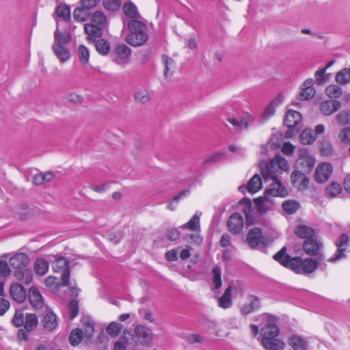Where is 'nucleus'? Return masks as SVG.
Masks as SVG:
<instances>
[{
    "label": "nucleus",
    "mask_w": 350,
    "mask_h": 350,
    "mask_svg": "<svg viewBox=\"0 0 350 350\" xmlns=\"http://www.w3.org/2000/svg\"><path fill=\"white\" fill-rule=\"evenodd\" d=\"M301 121V115L297 111L288 110L285 116L284 123L289 129L297 126Z\"/></svg>",
    "instance_id": "obj_21"
},
{
    "label": "nucleus",
    "mask_w": 350,
    "mask_h": 350,
    "mask_svg": "<svg viewBox=\"0 0 350 350\" xmlns=\"http://www.w3.org/2000/svg\"><path fill=\"white\" fill-rule=\"evenodd\" d=\"M49 264L44 258H38L34 262V271L38 275H44L48 271Z\"/></svg>",
    "instance_id": "obj_35"
},
{
    "label": "nucleus",
    "mask_w": 350,
    "mask_h": 350,
    "mask_svg": "<svg viewBox=\"0 0 350 350\" xmlns=\"http://www.w3.org/2000/svg\"><path fill=\"white\" fill-rule=\"evenodd\" d=\"M153 334L151 329L143 325H137L134 329V334L131 336L135 347L137 345H149L152 340Z\"/></svg>",
    "instance_id": "obj_7"
},
{
    "label": "nucleus",
    "mask_w": 350,
    "mask_h": 350,
    "mask_svg": "<svg viewBox=\"0 0 350 350\" xmlns=\"http://www.w3.org/2000/svg\"><path fill=\"white\" fill-rule=\"evenodd\" d=\"M333 173V166L331 163L323 162L319 164L314 172V179L319 183H325Z\"/></svg>",
    "instance_id": "obj_9"
},
{
    "label": "nucleus",
    "mask_w": 350,
    "mask_h": 350,
    "mask_svg": "<svg viewBox=\"0 0 350 350\" xmlns=\"http://www.w3.org/2000/svg\"><path fill=\"white\" fill-rule=\"evenodd\" d=\"M201 215L200 212H196L188 222L180 226V228L198 232L200 230V218Z\"/></svg>",
    "instance_id": "obj_27"
},
{
    "label": "nucleus",
    "mask_w": 350,
    "mask_h": 350,
    "mask_svg": "<svg viewBox=\"0 0 350 350\" xmlns=\"http://www.w3.org/2000/svg\"><path fill=\"white\" fill-rule=\"evenodd\" d=\"M135 344L124 332V334L114 342L113 350H131L134 349Z\"/></svg>",
    "instance_id": "obj_24"
},
{
    "label": "nucleus",
    "mask_w": 350,
    "mask_h": 350,
    "mask_svg": "<svg viewBox=\"0 0 350 350\" xmlns=\"http://www.w3.org/2000/svg\"><path fill=\"white\" fill-rule=\"evenodd\" d=\"M279 328L273 324H267L261 329L262 338H275L279 334Z\"/></svg>",
    "instance_id": "obj_33"
},
{
    "label": "nucleus",
    "mask_w": 350,
    "mask_h": 350,
    "mask_svg": "<svg viewBox=\"0 0 350 350\" xmlns=\"http://www.w3.org/2000/svg\"><path fill=\"white\" fill-rule=\"evenodd\" d=\"M322 247L323 243L313 237L306 239L303 243L304 250L309 256L317 255L319 256V254H323L320 253Z\"/></svg>",
    "instance_id": "obj_14"
},
{
    "label": "nucleus",
    "mask_w": 350,
    "mask_h": 350,
    "mask_svg": "<svg viewBox=\"0 0 350 350\" xmlns=\"http://www.w3.org/2000/svg\"><path fill=\"white\" fill-rule=\"evenodd\" d=\"M341 142L345 144H350V127H347L341 130L338 135Z\"/></svg>",
    "instance_id": "obj_61"
},
{
    "label": "nucleus",
    "mask_w": 350,
    "mask_h": 350,
    "mask_svg": "<svg viewBox=\"0 0 350 350\" xmlns=\"http://www.w3.org/2000/svg\"><path fill=\"white\" fill-rule=\"evenodd\" d=\"M10 296L15 301L21 304L23 303L27 297L26 291L24 286L17 282H14L10 285Z\"/></svg>",
    "instance_id": "obj_17"
},
{
    "label": "nucleus",
    "mask_w": 350,
    "mask_h": 350,
    "mask_svg": "<svg viewBox=\"0 0 350 350\" xmlns=\"http://www.w3.org/2000/svg\"><path fill=\"white\" fill-rule=\"evenodd\" d=\"M131 49L125 44L118 45L115 49V53L118 57L122 60V63H126V59L131 55Z\"/></svg>",
    "instance_id": "obj_37"
},
{
    "label": "nucleus",
    "mask_w": 350,
    "mask_h": 350,
    "mask_svg": "<svg viewBox=\"0 0 350 350\" xmlns=\"http://www.w3.org/2000/svg\"><path fill=\"white\" fill-rule=\"evenodd\" d=\"M70 39V35L67 31L60 33L57 29L55 32V43L53 46V50L61 63H64L70 57V53L64 45L68 44Z\"/></svg>",
    "instance_id": "obj_6"
},
{
    "label": "nucleus",
    "mask_w": 350,
    "mask_h": 350,
    "mask_svg": "<svg viewBox=\"0 0 350 350\" xmlns=\"http://www.w3.org/2000/svg\"><path fill=\"white\" fill-rule=\"evenodd\" d=\"M273 183L269 185V187L265 190V193L269 197H284L287 195L286 189L282 185L278 179L272 180Z\"/></svg>",
    "instance_id": "obj_19"
},
{
    "label": "nucleus",
    "mask_w": 350,
    "mask_h": 350,
    "mask_svg": "<svg viewBox=\"0 0 350 350\" xmlns=\"http://www.w3.org/2000/svg\"><path fill=\"white\" fill-rule=\"evenodd\" d=\"M314 83L313 79H306L300 86V91L297 97V99L299 100H308L313 98L316 94Z\"/></svg>",
    "instance_id": "obj_13"
},
{
    "label": "nucleus",
    "mask_w": 350,
    "mask_h": 350,
    "mask_svg": "<svg viewBox=\"0 0 350 350\" xmlns=\"http://www.w3.org/2000/svg\"><path fill=\"white\" fill-rule=\"evenodd\" d=\"M95 46L97 51L103 55L107 54L110 49L109 42L103 39L98 40L95 42Z\"/></svg>",
    "instance_id": "obj_49"
},
{
    "label": "nucleus",
    "mask_w": 350,
    "mask_h": 350,
    "mask_svg": "<svg viewBox=\"0 0 350 350\" xmlns=\"http://www.w3.org/2000/svg\"><path fill=\"white\" fill-rule=\"evenodd\" d=\"M226 120L236 129L243 130L248 127L249 123L252 121V118L249 113L242 112L236 116L228 115Z\"/></svg>",
    "instance_id": "obj_11"
},
{
    "label": "nucleus",
    "mask_w": 350,
    "mask_h": 350,
    "mask_svg": "<svg viewBox=\"0 0 350 350\" xmlns=\"http://www.w3.org/2000/svg\"><path fill=\"white\" fill-rule=\"evenodd\" d=\"M260 307V300L254 295L248 297V302L244 304L241 308V312L243 314H248Z\"/></svg>",
    "instance_id": "obj_26"
},
{
    "label": "nucleus",
    "mask_w": 350,
    "mask_h": 350,
    "mask_svg": "<svg viewBox=\"0 0 350 350\" xmlns=\"http://www.w3.org/2000/svg\"><path fill=\"white\" fill-rule=\"evenodd\" d=\"M212 283L214 288L218 289L221 286V270L216 265L212 269Z\"/></svg>",
    "instance_id": "obj_41"
},
{
    "label": "nucleus",
    "mask_w": 350,
    "mask_h": 350,
    "mask_svg": "<svg viewBox=\"0 0 350 350\" xmlns=\"http://www.w3.org/2000/svg\"><path fill=\"white\" fill-rule=\"evenodd\" d=\"M244 226L243 218L239 213H234L229 217L228 220V227L229 230L234 234H239Z\"/></svg>",
    "instance_id": "obj_16"
},
{
    "label": "nucleus",
    "mask_w": 350,
    "mask_h": 350,
    "mask_svg": "<svg viewBox=\"0 0 350 350\" xmlns=\"http://www.w3.org/2000/svg\"><path fill=\"white\" fill-rule=\"evenodd\" d=\"M133 97L135 102L140 104L148 103L151 100L149 92L144 88H139L136 89L134 92Z\"/></svg>",
    "instance_id": "obj_28"
},
{
    "label": "nucleus",
    "mask_w": 350,
    "mask_h": 350,
    "mask_svg": "<svg viewBox=\"0 0 350 350\" xmlns=\"http://www.w3.org/2000/svg\"><path fill=\"white\" fill-rule=\"evenodd\" d=\"M254 204L257 212L260 214H264L267 211L272 210L274 206V202L271 197L264 193L263 196H260L254 199Z\"/></svg>",
    "instance_id": "obj_15"
},
{
    "label": "nucleus",
    "mask_w": 350,
    "mask_h": 350,
    "mask_svg": "<svg viewBox=\"0 0 350 350\" xmlns=\"http://www.w3.org/2000/svg\"><path fill=\"white\" fill-rule=\"evenodd\" d=\"M327 96L331 98H338L342 94V89L335 85H329L326 90Z\"/></svg>",
    "instance_id": "obj_45"
},
{
    "label": "nucleus",
    "mask_w": 350,
    "mask_h": 350,
    "mask_svg": "<svg viewBox=\"0 0 350 350\" xmlns=\"http://www.w3.org/2000/svg\"><path fill=\"white\" fill-rule=\"evenodd\" d=\"M336 81L340 84L349 83L350 81V68H345L338 72L336 76Z\"/></svg>",
    "instance_id": "obj_43"
},
{
    "label": "nucleus",
    "mask_w": 350,
    "mask_h": 350,
    "mask_svg": "<svg viewBox=\"0 0 350 350\" xmlns=\"http://www.w3.org/2000/svg\"><path fill=\"white\" fill-rule=\"evenodd\" d=\"M83 332L80 329L73 330L70 336L69 342L72 346L79 345L83 338Z\"/></svg>",
    "instance_id": "obj_47"
},
{
    "label": "nucleus",
    "mask_w": 350,
    "mask_h": 350,
    "mask_svg": "<svg viewBox=\"0 0 350 350\" xmlns=\"http://www.w3.org/2000/svg\"><path fill=\"white\" fill-rule=\"evenodd\" d=\"M341 107V103L338 100H329L322 102L320 105V111L325 116H330L338 111Z\"/></svg>",
    "instance_id": "obj_22"
},
{
    "label": "nucleus",
    "mask_w": 350,
    "mask_h": 350,
    "mask_svg": "<svg viewBox=\"0 0 350 350\" xmlns=\"http://www.w3.org/2000/svg\"><path fill=\"white\" fill-rule=\"evenodd\" d=\"M316 139V135H314L312 129H304L300 135V142L303 144H311Z\"/></svg>",
    "instance_id": "obj_40"
},
{
    "label": "nucleus",
    "mask_w": 350,
    "mask_h": 350,
    "mask_svg": "<svg viewBox=\"0 0 350 350\" xmlns=\"http://www.w3.org/2000/svg\"><path fill=\"white\" fill-rule=\"evenodd\" d=\"M321 152L324 156H329L333 152V147L329 142H324L321 144Z\"/></svg>",
    "instance_id": "obj_62"
},
{
    "label": "nucleus",
    "mask_w": 350,
    "mask_h": 350,
    "mask_svg": "<svg viewBox=\"0 0 350 350\" xmlns=\"http://www.w3.org/2000/svg\"><path fill=\"white\" fill-rule=\"evenodd\" d=\"M120 4L121 3L120 0H103L104 8L111 12L118 10Z\"/></svg>",
    "instance_id": "obj_53"
},
{
    "label": "nucleus",
    "mask_w": 350,
    "mask_h": 350,
    "mask_svg": "<svg viewBox=\"0 0 350 350\" xmlns=\"http://www.w3.org/2000/svg\"><path fill=\"white\" fill-rule=\"evenodd\" d=\"M183 240L190 244L199 245L202 243V237L198 233L186 234L183 236Z\"/></svg>",
    "instance_id": "obj_48"
},
{
    "label": "nucleus",
    "mask_w": 350,
    "mask_h": 350,
    "mask_svg": "<svg viewBox=\"0 0 350 350\" xmlns=\"http://www.w3.org/2000/svg\"><path fill=\"white\" fill-rule=\"evenodd\" d=\"M11 267L5 261L0 260V275L8 277L11 273Z\"/></svg>",
    "instance_id": "obj_60"
},
{
    "label": "nucleus",
    "mask_w": 350,
    "mask_h": 350,
    "mask_svg": "<svg viewBox=\"0 0 350 350\" xmlns=\"http://www.w3.org/2000/svg\"><path fill=\"white\" fill-rule=\"evenodd\" d=\"M291 182L298 189L303 190L308 188L309 179L304 173L299 171H294L291 176Z\"/></svg>",
    "instance_id": "obj_20"
},
{
    "label": "nucleus",
    "mask_w": 350,
    "mask_h": 350,
    "mask_svg": "<svg viewBox=\"0 0 350 350\" xmlns=\"http://www.w3.org/2000/svg\"><path fill=\"white\" fill-rule=\"evenodd\" d=\"M295 232L297 237L305 239L312 237L314 234V231L312 228L304 225L297 226Z\"/></svg>",
    "instance_id": "obj_36"
},
{
    "label": "nucleus",
    "mask_w": 350,
    "mask_h": 350,
    "mask_svg": "<svg viewBox=\"0 0 350 350\" xmlns=\"http://www.w3.org/2000/svg\"><path fill=\"white\" fill-rule=\"evenodd\" d=\"M260 173L264 180L278 179V170L287 171L289 168L288 161L280 155H276L268 163L262 162L260 165Z\"/></svg>",
    "instance_id": "obj_4"
},
{
    "label": "nucleus",
    "mask_w": 350,
    "mask_h": 350,
    "mask_svg": "<svg viewBox=\"0 0 350 350\" xmlns=\"http://www.w3.org/2000/svg\"><path fill=\"white\" fill-rule=\"evenodd\" d=\"M29 300L31 306L37 309H40L44 306L43 298L39 290L31 286L29 290Z\"/></svg>",
    "instance_id": "obj_23"
},
{
    "label": "nucleus",
    "mask_w": 350,
    "mask_h": 350,
    "mask_svg": "<svg viewBox=\"0 0 350 350\" xmlns=\"http://www.w3.org/2000/svg\"><path fill=\"white\" fill-rule=\"evenodd\" d=\"M232 286H229L224 293L218 299L219 306L224 309L230 308L232 306Z\"/></svg>",
    "instance_id": "obj_29"
},
{
    "label": "nucleus",
    "mask_w": 350,
    "mask_h": 350,
    "mask_svg": "<svg viewBox=\"0 0 350 350\" xmlns=\"http://www.w3.org/2000/svg\"><path fill=\"white\" fill-rule=\"evenodd\" d=\"M299 207L298 202L295 200H286L282 204L284 211L288 214H293Z\"/></svg>",
    "instance_id": "obj_46"
},
{
    "label": "nucleus",
    "mask_w": 350,
    "mask_h": 350,
    "mask_svg": "<svg viewBox=\"0 0 350 350\" xmlns=\"http://www.w3.org/2000/svg\"><path fill=\"white\" fill-rule=\"evenodd\" d=\"M262 345L266 350H284L285 343L278 338H262Z\"/></svg>",
    "instance_id": "obj_25"
},
{
    "label": "nucleus",
    "mask_w": 350,
    "mask_h": 350,
    "mask_svg": "<svg viewBox=\"0 0 350 350\" xmlns=\"http://www.w3.org/2000/svg\"><path fill=\"white\" fill-rule=\"evenodd\" d=\"M239 205L242 206V211L245 214L246 224H254L256 221V215L252 209V204L250 200L243 198L239 201Z\"/></svg>",
    "instance_id": "obj_18"
},
{
    "label": "nucleus",
    "mask_w": 350,
    "mask_h": 350,
    "mask_svg": "<svg viewBox=\"0 0 350 350\" xmlns=\"http://www.w3.org/2000/svg\"><path fill=\"white\" fill-rule=\"evenodd\" d=\"M81 323L83 325L85 336L90 338L94 333V325L92 320L88 317H84L81 319Z\"/></svg>",
    "instance_id": "obj_39"
},
{
    "label": "nucleus",
    "mask_w": 350,
    "mask_h": 350,
    "mask_svg": "<svg viewBox=\"0 0 350 350\" xmlns=\"http://www.w3.org/2000/svg\"><path fill=\"white\" fill-rule=\"evenodd\" d=\"M342 191L340 184L333 182L325 189V196L327 198H334L338 196Z\"/></svg>",
    "instance_id": "obj_32"
},
{
    "label": "nucleus",
    "mask_w": 350,
    "mask_h": 350,
    "mask_svg": "<svg viewBox=\"0 0 350 350\" xmlns=\"http://www.w3.org/2000/svg\"><path fill=\"white\" fill-rule=\"evenodd\" d=\"M225 158V154L221 152H218L210 156L205 161L206 163H213L218 162Z\"/></svg>",
    "instance_id": "obj_63"
},
{
    "label": "nucleus",
    "mask_w": 350,
    "mask_h": 350,
    "mask_svg": "<svg viewBox=\"0 0 350 350\" xmlns=\"http://www.w3.org/2000/svg\"><path fill=\"white\" fill-rule=\"evenodd\" d=\"M247 239L249 245L254 249L262 248L267 245V240L262 236L261 229L258 228L251 229Z\"/></svg>",
    "instance_id": "obj_8"
},
{
    "label": "nucleus",
    "mask_w": 350,
    "mask_h": 350,
    "mask_svg": "<svg viewBox=\"0 0 350 350\" xmlns=\"http://www.w3.org/2000/svg\"><path fill=\"white\" fill-rule=\"evenodd\" d=\"M262 188V180L259 175L255 174L249 180L247 190L251 193H255Z\"/></svg>",
    "instance_id": "obj_34"
},
{
    "label": "nucleus",
    "mask_w": 350,
    "mask_h": 350,
    "mask_svg": "<svg viewBox=\"0 0 350 350\" xmlns=\"http://www.w3.org/2000/svg\"><path fill=\"white\" fill-rule=\"evenodd\" d=\"M29 258L27 254L22 252L13 254L9 258V265L13 271L16 280L29 284L33 279L31 270L28 268Z\"/></svg>",
    "instance_id": "obj_2"
},
{
    "label": "nucleus",
    "mask_w": 350,
    "mask_h": 350,
    "mask_svg": "<svg viewBox=\"0 0 350 350\" xmlns=\"http://www.w3.org/2000/svg\"><path fill=\"white\" fill-rule=\"evenodd\" d=\"M106 238L111 243L116 244L118 243L122 239V234L121 232H107L106 234Z\"/></svg>",
    "instance_id": "obj_59"
},
{
    "label": "nucleus",
    "mask_w": 350,
    "mask_h": 350,
    "mask_svg": "<svg viewBox=\"0 0 350 350\" xmlns=\"http://www.w3.org/2000/svg\"><path fill=\"white\" fill-rule=\"evenodd\" d=\"M122 329V325L121 323L111 322L107 327L106 332L109 336L116 337L120 333Z\"/></svg>",
    "instance_id": "obj_44"
},
{
    "label": "nucleus",
    "mask_w": 350,
    "mask_h": 350,
    "mask_svg": "<svg viewBox=\"0 0 350 350\" xmlns=\"http://www.w3.org/2000/svg\"><path fill=\"white\" fill-rule=\"evenodd\" d=\"M176 67H164L163 76L164 79L169 81L175 78L177 75Z\"/></svg>",
    "instance_id": "obj_55"
},
{
    "label": "nucleus",
    "mask_w": 350,
    "mask_h": 350,
    "mask_svg": "<svg viewBox=\"0 0 350 350\" xmlns=\"http://www.w3.org/2000/svg\"><path fill=\"white\" fill-rule=\"evenodd\" d=\"M337 122L342 125L350 124V112L342 111L336 116Z\"/></svg>",
    "instance_id": "obj_54"
},
{
    "label": "nucleus",
    "mask_w": 350,
    "mask_h": 350,
    "mask_svg": "<svg viewBox=\"0 0 350 350\" xmlns=\"http://www.w3.org/2000/svg\"><path fill=\"white\" fill-rule=\"evenodd\" d=\"M90 13L89 10L81 5L80 8H76L73 12V17L76 21H85L89 16Z\"/></svg>",
    "instance_id": "obj_42"
},
{
    "label": "nucleus",
    "mask_w": 350,
    "mask_h": 350,
    "mask_svg": "<svg viewBox=\"0 0 350 350\" xmlns=\"http://www.w3.org/2000/svg\"><path fill=\"white\" fill-rule=\"evenodd\" d=\"M298 154V165L304 171L310 172L315 165L314 157L306 148L300 149Z\"/></svg>",
    "instance_id": "obj_12"
},
{
    "label": "nucleus",
    "mask_w": 350,
    "mask_h": 350,
    "mask_svg": "<svg viewBox=\"0 0 350 350\" xmlns=\"http://www.w3.org/2000/svg\"><path fill=\"white\" fill-rule=\"evenodd\" d=\"M275 113V107L272 103L269 104L265 109L262 114L263 120H267L268 118L273 116Z\"/></svg>",
    "instance_id": "obj_64"
},
{
    "label": "nucleus",
    "mask_w": 350,
    "mask_h": 350,
    "mask_svg": "<svg viewBox=\"0 0 350 350\" xmlns=\"http://www.w3.org/2000/svg\"><path fill=\"white\" fill-rule=\"evenodd\" d=\"M79 58L81 61V63L83 64H86L88 62L89 57H90V52L85 46L81 45L79 47Z\"/></svg>",
    "instance_id": "obj_52"
},
{
    "label": "nucleus",
    "mask_w": 350,
    "mask_h": 350,
    "mask_svg": "<svg viewBox=\"0 0 350 350\" xmlns=\"http://www.w3.org/2000/svg\"><path fill=\"white\" fill-rule=\"evenodd\" d=\"M56 13L59 17L63 18L65 21L70 18V8L65 5H59L56 9Z\"/></svg>",
    "instance_id": "obj_50"
},
{
    "label": "nucleus",
    "mask_w": 350,
    "mask_h": 350,
    "mask_svg": "<svg viewBox=\"0 0 350 350\" xmlns=\"http://www.w3.org/2000/svg\"><path fill=\"white\" fill-rule=\"evenodd\" d=\"M25 319L23 310H16L12 319V323L16 327H19L23 325Z\"/></svg>",
    "instance_id": "obj_51"
},
{
    "label": "nucleus",
    "mask_w": 350,
    "mask_h": 350,
    "mask_svg": "<svg viewBox=\"0 0 350 350\" xmlns=\"http://www.w3.org/2000/svg\"><path fill=\"white\" fill-rule=\"evenodd\" d=\"M345 248L338 247L334 256L327 259V261L329 262H336V261L344 258L345 257Z\"/></svg>",
    "instance_id": "obj_58"
},
{
    "label": "nucleus",
    "mask_w": 350,
    "mask_h": 350,
    "mask_svg": "<svg viewBox=\"0 0 350 350\" xmlns=\"http://www.w3.org/2000/svg\"><path fill=\"white\" fill-rule=\"evenodd\" d=\"M53 269L56 272H62V280L64 286H70V271L68 261L65 258H58L52 264Z\"/></svg>",
    "instance_id": "obj_10"
},
{
    "label": "nucleus",
    "mask_w": 350,
    "mask_h": 350,
    "mask_svg": "<svg viewBox=\"0 0 350 350\" xmlns=\"http://www.w3.org/2000/svg\"><path fill=\"white\" fill-rule=\"evenodd\" d=\"M68 311L70 319L75 318L79 314V304L76 300H72L68 304Z\"/></svg>",
    "instance_id": "obj_56"
},
{
    "label": "nucleus",
    "mask_w": 350,
    "mask_h": 350,
    "mask_svg": "<svg viewBox=\"0 0 350 350\" xmlns=\"http://www.w3.org/2000/svg\"><path fill=\"white\" fill-rule=\"evenodd\" d=\"M92 24H85L84 30L90 39H96L101 37L103 29L107 23V18L101 11L95 12L91 18Z\"/></svg>",
    "instance_id": "obj_5"
},
{
    "label": "nucleus",
    "mask_w": 350,
    "mask_h": 350,
    "mask_svg": "<svg viewBox=\"0 0 350 350\" xmlns=\"http://www.w3.org/2000/svg\"><path fill=\"white\" fill-rule=\"evenodd\" d=\"M130 33L126 38V42L133 46L144 45L148 40L149 35L146 23L142 20H131L127 23Z\"/></svg>",
    "instance_id": "obj_3"
},
{
    "label": "nucleus",
    "mask_w": 350,
    "mask_h": 350,
    "mask_svg": "<svg viewBox=\"0 0 350 350\" xmlns=\"http://www.w3.org/2000/svg\"><path fill=\"white\" fill-rule=\"evenodd\" d=\"M43 325L49 331L55 329L57 325L56 315L52 312H47L43 318Z\"/></svg>",
    "instance_id": "obj_31"
},
{
    "label": "nucleus",
    "mask_w": 350,
    "mask_h": 350,
    "mask_svg": "<svg viewBox=\"0 0 350 350\" xmlns=\"http://www.w3.org/2000/svg\"><path fill=\"white\" fill-rule=\"evenodd\" d=\"M186 341L191 345L201 344L204 342V338L196 334H191L186 336Z\"/></svg>",
    "instance_id": "obj_57"
},
{
    "label": "nucleus",
    "mask_w": 350,
    "mask_h": 350,
    "mask_svg": "<svg viewBox=\"0 0 350 350\" xmlns=\"http://www.w3.org/2000/svg\"><path fill=\"white\" fill-rule=\"evenodd\" d=\"M38 324L37 316L34 314H27L23 326L26 331L31 332L36 329Z\"/></svg>",
    "instance_id": "obj_38"
},
{
    "label": "nucleus",
    "mask_w": 350,
    "mask_h": 350,
    "mask_svg": "<svg viewBox=\"0 0 350 350\" xmlns=\"http://www.w3.org/2000/svg\"><path fill=\"white\" fill-rule=\"evenodd\" d=\"M124 14L131 20H140L137 7L133 3H125L122 7Z\"/></svg>",
    "instance_id": "obj_30"
},
{
    "label": "nucleus",
    "mask_w": 350,
    "mask_h": 350,
    "mask_svg": "<svg viewBox=\"0 0 350 350\" xmlns=\"http://www.w3.org/2000/svg\"><path fill=\"white\" fill-rule=\"evenodd\" d=\"M286 248L282 247L274 255V259L281 265L291 269L296 273L311 274L315 272L319 267L325 269L327 266L324 262L325 256L323 254H319L316 260L312 258L302 259L300 257L291 258L286 254Z\"/></svg>",
    "instance_id": "obj_1"
}]
</instances>
